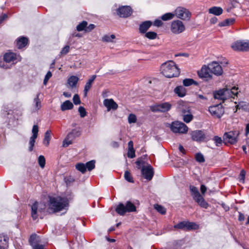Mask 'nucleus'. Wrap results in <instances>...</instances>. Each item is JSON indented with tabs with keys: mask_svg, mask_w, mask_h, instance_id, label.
Wrapping results in <instances>:
<instances>
[{
	"mask_svg": "<svg viewBox=\"0 0 249 249\" xmlns=\"http://www.w3.org/2000/svg\"><path fill=\"white\" fill-rule=\"evenodd\" d=\"M69 206L68 199L60 196L49 197L48 210L50 213H56L64 210H67Z\"/></svg>",
	"mask_w": 249,
	"mask_h": 249,
	"instance_id": "1",
	"label": "nucleus"
},
{
	"mask_svg": "<svg viewBox=\"0 0 249 249\" xmlns=\"http://www.w3.org/2000/svg\"><path fill=\"white\" fill-rule=\"evenodd\" d=\"M161 71L162 74L168 78L178 77L180 73L179 69L172 61L162 64L161 66Z\"/></svg>",
	"mask_w": 249,
	"mask_h": 249,
	"instance_id": "2",
	"label": "nucleus"
},
{
	"mask_svg": "<svg viewBox=\"0 0 249 249\" xmlns=\"http://www.w3.org/2000/svg\"><path fill=\"white\" fill-rule=\"evenodd\" d=\"M115 211L120 215H124L126 213L136 212V207L131 201H128L125 205L120 203L116 207Z\"/></svg>",
	"mask_w": 249,
	"mask_h": 249,
	"instance_id": "3",
	"label": "nucleus"
},
{
	"mask_svg": "<svg viewBox=\"0 0 249 249\" xmlns=\"http://www.w3.org/2000/svg\"><path fill=\"white\" fill-rule=\"evenodd\" d=\"M46 209V205L44 203H39L35 201L31 205V216L34 220L37 219L39 213L44 212Z\"/></svg>",
	"mask_w": 249,
	"mask_h": 249,
	"instance_id": "4",
	"label": "nucleus"
},
{
	"mask_svg": "<svg viewBox=\"0 0 249 249\" xmlns=\"http://www.w3.org/2000/svg\"><path fill=\"white\" fill-rule=\"evenodd\" d=\"M239 134V132L238 131H231L226 132L223 136V142L225 144H234L238 141Z\"/></svg>",
	"mask_w": 249,
	"mask_h": 249,
	"instance_id": "5",
	"label": "nucleus"
},
{
	"mask_svg": "<svg viewBox=\"0 0 249 249\" xmlns=\"http://www.w3.org/2000/svg\"><path fill=\"white\" fill-rule=\"evenodd\" d=\"M170 127L175 133H186L188 130V127L185 124L178 121L172 122Z\"/></svg>",
	"mask_w": 249,
	"mask_h": 249,
	"instance_id": "6",
	"label": "nucleus"
},
{
	"mask_svg": "<svg viewBox=\"0 0 249 249\" xmlns=\"http://www.w3.org/2000/svg\"><path fill=\"white\" fill-rule=\"evenodd\" d=\"M191 139L197 142H201L204 141H207L209 138L206 136L204 131L201 130H196L192 131L190 133Z\"/></svg>",
	"mask_w": 249,
	"mask_h": 249,
	"instance_id": "7",
	"label": "nucleus"
},
{
	"mask_svg": "<svg viewBox=\"0 0 249 249\" xmlns=\"http://www.w3.org/2000/svg\"><path fill=\"white\" fill-rule=\"evenodd\" d=\"M231 47L236 51L248 52L249 51V41L237 40L232 43Z\"/></svg>",
	"mask_w": 249,
	"mask_h": 249,
	"instance_id": "8",
	"label": "nucleus"
},
{
	"mask_svg": "<svg viewBox=\"0 0 249 249\" xmlns=\"http://www.w3.org/2000/svg\"><path fill=\"white\" fill-rule=\"evenodd\" d=\"M170 30L174 34L178 35L185 31V27L181 21L175 20L172 22Z\"/></svg>",
	"mask_w": 249,
	"mask_h": 249,
	"instance_id": "9",
	"label": "nucleus"
},
{
	"mask_svg": "<svg viewBox=\"0 0 249 249\" xmlns=\"http://www.w3.org/2000/svg\"><path fill=\"white\" fill-rule=\"evenodd\" d=\"M175 15L178 18L189 21L191 18V13L187 9L179 7L176 9Z\"/></svg>",
	"mask_w": 249,
	"mask_h": 249,
	"instance_id": "10",
	"label": "nucleus"
},
{
	"mask_svg": "<svg viewBox=\"0 0 249 249\" xmlns=\"http://www.w3.org/2000/svg\"><path fill=\"white\" fill-rule=\"evenodd\" d=\"M209 111L213 117L217 118H220L224 113V109L221 103L210 107Z\"/></svg>",
	"mask_w": 249,
	"mask_h": 249,
	"instance_id": "11",
	"label": "nucleus"
},
{
	"mask_svg": "<svg viewBox=\"0 0 249 249\" xmlns=\"http://www.w3.org/2000/svg\"><path fill=\"white\" fill-rule=\"evenodd\" d=\"M171 108V105L168 102L156 104L150 107V109L152 112H165L169 111Z\"/></svg>",
	"mask_w": 249,
	"mask_h": 249,
	"instance_id": "12",
	"label": "nucleus"
},
{
	"mask_svg": "<svg viewBox=\"0 0 249 249\" xmlns=\"http://www.w3.org/2000/svg\"><path fill=\"white\" fill-rule=\"evenodd\" d=\"M141 173L145 179L150 181L152 179L154 174V169L150 164L143 165L141 169Z\"/></svg>",
	"mask_w": 249,
	"mask_h": 249,
	"instance_id": "13",
	"label": "nucleus"
},
{
	"mask_svg": "<svg viewBox=\"0 0 249 249\" xmlns=\"http://www.w3.org/2000/svg\"><path fill=\"white\" fill-rule=\"evenodd\" d=\"M29 241L33 249H45L44 245L40 244V240L39 236L36 234L30 236Z\"/></svg>",
	"mask_w": 249,
	"mask_h": 249,
	"instance_id": "14",
	"label": "nucleus"
},
{
	"mask_svg": "<svg viewBox=\"0 0 249 249\" xmlns=\"http://www.w3.org/2000/svg\"><path fill=\"white\" fill-rule=\"evenodd\" d=\"M21 59V58L19 55L12 52L6 53L3 55V59L5 62L6 63L12 62L14 65L18 61H20Z\"/></svg>",
	"mask_w": 249,
	"mask_h": 249,
	"instance_id": "15",
	"label": "nucleus"
},
{
	"mask_svg": "<svg viewBox=\"0 0 249 249\" xmlns=\"http://www.w3.org/2000/svg\"><path fill=\"white\" fill-rule=\"evenodd\" d=\"M198 75L200 78L205 79L206 80L212 79V72L209 69V65L202 66L201 70L198 71Z\"/></svg>",
	"mask_w": 249,
	"mask_h": 249,
	"instance_id": "16",
	"label": "nucleus"
},
{
	"mask_svg": "<svg viewBox=\"0 0 249 249\" xmlns=\"http://www.w3.org/2000/svg\"><path fill=\"white\" fill-rule=\"evenodd\" d=\"M117 13L121 18H127L131 15L132 9L129 6H122L117 9Z\"/></svg>",
	"mask_w": 249,
	"mask_h": 249,
	"instance_id": "17",
	"label": "nucleus"
},
{
	"mask_svg": "<svg viewBox=\"0 0 249 249\" xmlns=\"http://www.w3.org/2000/svg\"><path fill=\"white\" fill-rule=\"evenodd\" d=\"M209 69H210L211 72L214 74L219 76L223 73V69L220 64L216 62L213 61L209 64Z\"/></svg>",
	"mask_w": 249,
	"mask_h": 249,
	"instance_id": "18",
	"label": "nucleus"
},
{
	"mask_svg": "<svg viewBox=\"0 0 249 249\" xmlns=\"http://www.w3.org/2000/svg\"><path fill=\"white\" fill-rule=\"evenodd\" d=\"M231 91L227 90L226 89H223L215 91L214 93V97L215 99L225 100L229 98V93Z\"/></svg>",
	"mask_w": 249,
	"mask_h": 249,
	"instance_id": "19",
	"label": "nucleus"
},
{
	"mask_svg": "<svg viewBox=\"0 0 249 249\" xmlns=\"http://www.w3.org/2000/svg\"><path fill=\"white\" fill-rule=\"evenodd\" d=\"M104 105L107 108L108 111L111 109L116 110L118 106L112 99H106L104 101Z\"/></svg>",
	"mask_w": 249,
	"mask_h": 249,
	"instance_id": "20",
	"label": "nucleus"
},
{
	"mask_svg": "<svg viewBox=\"0 0 249 249\" xmlns=\"http://www.w3.org/2000/svg\"><path fill=\"white\" fill-rule=\"evenodd\" d=\"M9 237L6 234H0V249H8Z\"/></svg>",
	"mask_w": 249,
	"mask_h": 249,
	"instance_id": "21",
	"label": "nucleus"
},
{
	"mask_svg": "<svg viewBox=\"0 0 249 249\" xmlns=\"http://www.w3.org/2000/svg\"><path fill=\"white\" fill-rule=\"evenodd\" d=\"M152 25V22L151 21H145L142 22L139 26L140 33L141 34H144Z\"/></svg>",
	"mask_w": 249,
	"mask_h": 249,
	"instance_id": "22",
	"label": "nucleus"
},
{
	"mask_svg": "<svg viewBox=\"0 0 249 249\" xmlns=\"http://www.w3.org/2000/svg\"><path fill=\"white\" fill-rule=\"evenodd\" d=\"M96 77V75H93L88 81V82L86 83L85 87H84V95L85 96H86L87 95L88 92L89 90V89H91L92 84L95 79Z\"/></svg>",
	"mask_w": 249,
	"mask_h": 249,
	"instance_id": "23",
	"label": "nucleus"
},
{
	"mask_svg": "<svg viewBox=\"0 0 249 249\" xmlns=\"http://www.w3.org/2000/svg\"><path fill=\"white\" fill-rule=\"evenodd\" d=\"M194 200L201 208L207 209L209 206V204L205 201L201 195Z\"/></svg>",
	"mask_w": 249,
	"mask_h": 249,
	"instance_id": "24",
	"label": "nucleus"
},
{
	"mask_svg": "<svg viewBox=\"0 0 249 249\" xmlns=\"http://www.w3.org/2000/svg\"><path fill=\"white\" fill-rule=\"evenodd\" d=\"M28 42L27 38L24 36L20 37L17 40V46L18 49H21L28 44Z\"/></svg>",
	"mask_w": 249,
	"mask_h": 249,
	"instance_id": "25",
	"label": "nucleus"
},
{
	"mask_svg": "<svg viewBox=\"0 0 249 249\" xmlns=\"http://www.w3.org/2000/svg\"><path fill=\"white\" fill-rule=\"evenodd\" d=\"M40 93L38 92L34 99V108L35 111H38L41 107V102L39 98Z\"/></svg>",
	"mask_w": 249,
	"mask_h": 249,
	"instance_id": "26",
	"label": "nucleus"
},
{
	"mask_svg": "<svg viewBox=\"0 0 249 249\" xmlns=\"http://www.w3.org/2000/svg\"><path fill=\"white\" fill-rule=\"evenodd\" d=\"M73 107L72 103L69 100L65 101L61 105V109L62 111L71 109Z\"/></svg>",
	"mask_w": 249,
	"mask_h": 249,
	"instance_id": "27",
	"label": "nucleus"
},
{
	"mask_svg": "<svg viewBox=\"0 0 249 249\" xmlns=\"http://www.w3.org/2000/svg\"><path fill=\"white\" fill-rule=\"evenodd\" d=\"M209 12L216 16H219L223 13V9L220 7H213L209 9Z\"/></svg>",
	"mask_w": 249,
	"mask_h": 249,
	"instance_id": "28",
	"label": "nucleus"
},
{
	"mask_svg": "<svg viewBox=\"0 0 249 249\" xmlns=\"http://www.w3.org/2000/svg\"><path fill=\"white\" fill-rule=\"evenodd\" d=\"M189 188L191 192V195L192 196L194 199H196L198 197H199V196L201 195L196 187L193 185H190Z\"/></svg>",
	"mask_w": 249,
	"mask_h": 249,
	"instance_id": "29",
	"label": "nucleus"
},
{
	"mask_svg": "<svg viewBox=\"0 0 249 249\" xmlns=\"http://www.w3.org/2000/svg\"><path fill=\"white\" fill-rule=\"evenodd\" d=\"M79 80V78L76 76H71L68 80V83L71 88L75 87Z\"/></svg>",
	"mask_w": 249,
	"mask_h": 249,
	"instance_id": "30",
	"label": "nucleus"
},
{
	"mask_svg": "<svg viewBox=\"0 0 249 249\" xmlns=\"http://www.w3.org/2000/svg\"><path fill=\"white\" fill-rule=\"evenodd\" d=\"M175 93L179 97H183L186 94V89L182 86H178L174 90Z\"/></svg>",
	"mask_w": 249,
	"mask_h": 249,
	"instance_id": "31",
	"label": "nucleus"
},
{
	"mask_svg": "<svg viewBox=\"0 0 249 249\" xmlns=\"http://www.w3.org/2000/svg\"><path fill=\"white\" fill-rule=\"evenodd\" d=\"M51 139V131L48 130L45 133L44 138L43 139V144L48 146L49 144L50 141Z\"/></svg>",
	"mask_w": 249,
	"mask_h": 249,
	"instance_id": "32",
	"label": "nucleus"
},
{
	"mask_svg": "<svg viewBox=\"0 0 249 249\" xmlns=\"http://www.w3.org/2000/svg\"><path fill=\"white\" fill-rule=\"evenodd\" d=\"M182 113L183 116V120L185 122L189 123L192 120L193 115L190 112H188L187 114H185L186 111L185 110H183L182 111Z\"/></svg>",
	"mask_w": 249,
	"mask_h": 249,
	"instance_id": "33",
	"label": "nucleus"
},
{
	"mask_svg": "<svg viewBox=\"0 0 249 249\" xmlns=\"http://www.w3.org/2000/svg\"><path fill=\"white\" fill-rule=\"evenodd\" d=\"M199 228V226L195 222L186 221V231L192 230H197Z\"/></svg>",
	"mask_w": 249,
	"mask_h": 249,
	"instance_id": "34",
	"label": "nucleus"
},
{
	"mask_svg": "<svg viewBox=\"0 0 249 249\" xmlns=\"http://www.w3.org/2000/svg\"><path fill=\"white\" fill-rule=\"evenodd\" d=\"M81 135L80 131L77 129H73L72 131L70 132L67 135L69 137H70L72 139H75L77 137H79Z\"/></svg>",
	"mask_w": 249,
	"mask_h": 249,
	"instance_id": "35",
	"label": "nucleus"
},
{
	"mask_svg": "<svg viewBox=\"0 0 249 249\" xmlns=\"http://www.w3.org/2000/svg\"><path fill=\"white\" fill-rule=\"evenodd\" d=\"M183 84L185 87H188L193 84L195 85H197V83L196 81L191 78H186L183 80Z\"/></svg>",
	"mask_w": 249,
	"mask_h": 249,
	"instance_id": "36",
	"label": "nucleus"
},
{
	"mask_svg": "<svg viewBox=\"0 0 249 249\" xmlns=\"http://www.w3.org/2000/svg\"><path fill=\"white\" fill-rule=\"evenodd\" d=\"M235 20L233 18H228L226 20L220 22L219 23V26L220 27H224L226 26H229L231 24H232Z\"/></svg>",
	"mask_w": 249,
	"mask_h": 249,
	"instance_id": "37",
	"label": "nucleus"
},
{
	"mask_svg": "<svg viewBox=\"0 0 249 249\" xmlns=\"http://www.w3.org/2000/svg\"><path fill=\"white\" fill-rule=\"evenodd\" d=\"M249 107L248 103L246 102L241 101L236 106V109H242L243 110L247 109Z\"/></svg>",
	"mask_w": 249,
	"mask_h": 249,
	"instance_id": "38",
	"label": "nucleus"
},
{
	"mask_svg": "<svg viewBox=\"0 0 249 249\" xmlns=\"http://www.w3.org/2000/svg\"><path fill=\"white\" fill-rule=\"evenodd\" d=\"M175 16V14H173L172 13H167L164 15H163L161 17V18L163 21H167L170 19H172L174 18Z\"/></svg>",
	"mask_w": 249,
	"mask_h": 249,
	"instance_id": "39",
	"label": "nucleus"
},
{
	"mask_svg": "<svg viewBox=\"0 0 249 249\" xmlns=\"http://www.w3.org/2000/svg\"><path fill=\"white\" fill-rule=\"evenodd\" d=\"M115 38V36L114 35H105L102 38V41L105 42H112L113 39Z\"/></svg>",
	"mask_w": 249,
	"mask_h": 249,
	"instance_id": "40",
	"label": "nucleus"
},
{
	"mask_svg": "<svg viewBox=\"0 0 249 249\" xmlns=\"http://www.w3.org/2000/svg\"><path fill=\"white\" fill-rule=\"evenodd\" d=\"M227 90H230L231 92L229 93V98H234L235 96H237L238 94L237 89H238L233 87L231 89H226Z\"/></svg>",
	"mask_w": 249,
	"mask_h": 249,
	"instance_id": "41",
	"label": "nucleus"
},
{
	"mask_svg": "<svg viewBox=\"0 0 249 249\" xmlns=\"http://www.w3.org/2000/svg\"><path fill=\"white\" fill-rule=\"evenodd\" d=\"M174 228L186 231V221H182L174 225Z\"/></svg>",
	"mask_w": 249,
	"mask_h": 249,
	"instance_id": "42",
	"label": "nucleus"
},
{
	"mask_svg": "<svg viewBox=\"0 0 249 249\" xmlns=\"http://www.w3.org/2000/svg\"><path fill=\"white\" fill-rule=\"evenodd\" d=\"M88 25V22L86 21H83L80 23L76 27V29L78 31L80 32L83 30L85 31V29Z\"/></svg>",
	"mask_w": 249,
	"mask_h": 249,
	"instance_id": "43",
	"label": "nucleus"
},
{
	"mask_svg": "<svg viewBox=\"0 0 249 249\" xmlns=\"http://www.w3.org/2000/svg\"><path fill=\"white\" fill-rule=\"evenodd\" d=\"M73 140V139L69 137L67 135L66 138L63 141V146L64 147H68L69 145L72 144Z\"/></svg>",
	"mask_w": 249,
	"mask_h": 249,
	"instance_id": "44",
	"label": "nucleus"
},
{
	"mask_svg": "<svg viewBox=\"0 0 249 249\" xmlns=\"http://www.w3.org/2000/svg\"><path fill=\"white\" fill-rule=\"evenodd\" d=\"M76 168L77 170L80 171L82 173H84L87 170L86 165L82 163H77L76 165Z\"/></svg>",
	"mask_w": 249,
	"mask_h": 249,
	"instance_id": "45",
	"label": "nucleus"
},
{
	"mask_svg": "<svg viewBox=\"0 0 249 249\" xmlns=\"http://www.w3.org/2000/svg\"><path fill=\"white\" fill-rule=\"evenodd\" d=\"M95 160H92L86 163V169L89 171H91L95 168Z\"/></svg>",
	"mask_w": 249,
	"mask_h": 249,
	"instance_id": "46",
	"label": "nucleus"
},
{
	"mask_svg": "<svg viewBox=\"0 0 249 249\" xmlns=\"http://www.w3.org/2000/svg\"><path fill=\"white\" fill-rule=\"evenodd\" d=\"M145 36L149 39H154L157 37V34L155 32H148L146 33Z\"/></svg>",
	"mask_w": 249,
	"mask_h": 249,
	"instance_id": "47",
	"label": "nucleus"
},
{
	"mask_svg": "<svg viewBox=\"0 0 249 249\" xmlns=\"http://www.w3.org/2000/svg\"><path fill=\"white\" fill-rule=\"evenodd\" d=\"M154 208L160 213L164 214L166 213V209L161 205L156 204L154 205Z\"/></svg>",
	"mask_w": 249,
	"mask_h": 249,
	"instance_id": "48",
	"label": "nucleus"
},
{
	"mask_svg": "<svg viewBox=\"0 0 249 249\" xmlns=\"http://www.w3.org/2000/svg\"><path fill=\"white\" fill-rule=\"evenodd\" d=\"M124 177L126 180L129 182L133 183L134 180L133 177L131 176L130 173L128 171H126L124 172Z\"/></svg>",
	"mask_w": 249,
	"mask_h": 249,
	"instance_id": "49",
	"label": "nucleus"
},
{
	"mask_svg": "<svg viewBox=\"0 0 249 249\" xmlns=\"http://www.w3.org/2000/svg\"><path fill=\"white\" fill-rule=\"evenodd\" d=\"M38 162L39 166L43 168L45 166L46 160L44 157L43 156L40 155L39 156L38 158Z\"/></svg>",
	"mask_w": 249,
	"mask_h": 249,
	"instance_id": "50",
	"label": "nucleus"
},
{
	"mask_svg": "<svg viewBox=\"0 0 249 249\" xmlns=\"http://www.w3.org/2000/svg\"><path fill=\"white\" fill-rule=\"evenodd\" d=\"M37 138V137H34V136H31L30 138L29 141V150L30 151H32L33 150L34 146L35 145V140Z\"/></svg>",
	"mask_w": 249,
	"mask_h": 249,
	"instance_id": "51",
	"label": "nucleus"
},
{
	"mask_svg": "<svg viewBox=\"0 0 249 249\" xmlns=\"http://www.w3.org/2000/svg\"><path fill=\"white\" fill-rule=\"evenodd\" d=\"M195 159L196 160L199 162H203L205 161L203 155L200 153H198L196 154Z\"/></svg>",
	"mask_w": 249,
	"mask_h": 249,
	"instance_id": "52",
	"label": "nucleus"
},
{
	"mask_svg": "<svg viewBox=\"0 0 249 249\" xmlns=\"http://www.w3.org/2000/svg\"><path fill=\"white\" fill-rule=\"evenodd\" d=\"M128 121L129 124L136 123L137 121L136 116L134 114H130L128 117Z\"/></svg>",
	"mask_w": 249,
	"mask_h": 249,
	"instance_id": "53",
	"label": "nucleus"
},
{
	"mask_svg": "<svg viewBox=\"0 0 249 249\" xmlns=\"http://www.w3.org/2000/svg\"><path fill=\"white\" fill-rule=\"evenodd\" d=\"M213 141L214 142L215 144L217 146H220L223 142L222 139L218 136H214L213 138Z\"/></svg>",
	"mask_w": 249,
	"mask_h": 249,
	"instance_id": "54",
	"label": "nucleus"
},
{
	"mask_svg": "<svg viewBox=\"0 0 249 249\" xmlns=\"http://www.w3.org/2000/svg\"><path fill=\"white\" fill-rule=\"evenodd\" d=\"M78 111L80 113V116L82 118H84L87 115V112L85 108L83 107H80L78 108Z\"/></svg>",
	"mask_w": 249,
	"mask_h": 249,
	"instance_id": "55",
	"label": "nucleus"
},
{
	"mask_svg": "<svg viewBox=\"0 0 249 249\" xmlns=\"http://www.w3.org/2000/svg\"><path fill=\"white\" fill-rule=\"evenodd\" d=\"M32 132L33 133V135L32 136H34V137H37L38 127L37 125H34L33 126Z\"/></svg>",
	"mask_w": 249,
	"mask_h": 249,
	"instance_id": "56",
	"label": "nucleus"
},
{
	"mask_svg": "<svg viewBox=\"0 0 249 249\" xmlns=\"http://www.w3.org/2000/svg\"><path fill=\"white\" fill-rule=\"evenodd\" d=\"M73 103L76 105H79L81 103L80 97L78 94H76L73 96Z\"/></svg>",
	"mask_w": 249,
	"mask_h": 249,
	"instance_id": "57",
	"label": "nucleus"
},
{
	"mask_svg": "<svg viewBox=\"0 0 249 249\" xmlns=\"http://www.w3.org/2000/svg\"><path fill=\"white\" fill-rule=\"evenodd\" d=\"M127 156L129 158H133L135 157V152L134 149H128Z\"/></svg>",
	"mask_w": 249,
	"mask_h": 249,
	"instance_id": "58",
	"label": "nucleus"
},
{
	"mask_svg": "<svg viewBox=\"0 0 249 249\" xmlns=\"http://www.w3.org/2000/svg\"><path fill=\"white\" fill-rule=\"evenodd\" d=\"M52 74L51 71H49L45 75L43 81V84L45 85L47 84L49 79L52 77Z\"/></svg>",
	"mask_w": 249,
	"mask_h": 249,
	"instance_id": "59",
	"label": "nucleus"
},
{
	"mask_svg": "<svg viewBox=\"0 0 249 249\" xmlns=\"http://www.w3.org/2000/svg\"><path fill=\"white\" fill-rule=\"evenodd\" d=\"M70 46L69 45L65 46L61 51L60 53L62 55H65L69 52Z\"/></svg>",
	"mask_w": 249,
	"mask_h": 249,
	"instance_id": "60",
	"label": "nucleus"
},
{
	"mask_svg": "<svg viewBox=\"0 0 249 249\" xmlns=\"http://www.w3.org/2000/svg\"><path fill=\"white\" fill-rule=\"evenodd\" d=\"M95 26L93 24H90L88 26H87L86 28L85 29V32H90L92 30L94 29Z\"/></svg>",
	"mask_w": 249,
	"mask_h": 249,
	"instance_id": "61",
	"label": "nucleus"
},
{
	"mask_svg": "<svg viewBox=\"0 0 249 249\" xmlns=\"http://www.w3.org/2000/svg\"><path fill=\"white\" fill-rule=\"evenodd\" d=\"M153 24L156 27H160L162 25L163 22L160 19H156L154 21Z\"/></svg>",
	"mask_w": 249,
	"mask_h": 249,
	"instance_id": "62",
	"label": "nucleus"
},
{
	"mask_svg": "<svg viewBox=\"0 0 249 249\" xmlns=\"http://www.w3.org/2000/svg\"><path fill=\"white\" fill-rule=\"evenodd\" d=\"M8 16L6 14H3L0 16V24H1L5 19L7 18Z\"/></svg>",
	"mask_w": 249,
	"mask_h": 249,
	"instance_id": "63",
	"label": "nucleus"
},
{
	"mask_svg": "<svg viewBox=\"0 0 249 249\" xmlns=\"http://www.w3.org/2000/svg\"><path fill=\"white\" fill-rule=\"evenodd\" d=\"M206 190H207L206 187L204 185L202 184L200 186V191H201V193L203 195L205 194V193L206 192Z\"/></svg>",
	"mask_w": 249,
	"mask_h": 249,
	"instance_id": "64",
	"label": "nucleus"
}]
</instances>
